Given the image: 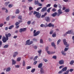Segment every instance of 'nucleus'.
Segmentation results:
<instances>
[{"mask_svg":"<svg viewBox=\"0 0 74 74\" xmlns=\"http://www.w3.org/2000/svg\"><path fill=\"white\" fill-rule=\"evenodd\" d=\"M67 67H65L64 68H63L62 70V71H66V70H67Z\"/></svg>","mask_w":74,"mask_h":74,"instance_id":"17","label":"nucleus"},{"mask_svg":"<svg viewBox=\"0 0 74 74\" xmlns=\"http://www.w3.org/2000/svg\"><path fill=\"white\" fill-rule=\"evenodd\" d=\"M18 37V36H14V37H13V38H17V37Z\"/></svg>","mask_w":74,"mask_h":74,"instance_id":"64","label":"nucleus"},{"mask_svg":"<svg viewBox=\"0 0 74 74\" xmlns=\"http://www.w3.org/2000/svg\"><path fill=\"white\" fill-rule=\"evenodd\" d=\"M30 39H29L27 40L26 42V44H25V45H31L32 44H33V41H32L30 42Z\"/></svg>","mask_w":74,"mask_h":74,"instance_id":"1","label":"nucleus"},{"mask_svg":"<svg viewBox=\"0 0 74 74\" xmlns=\"http://www.w3.org/2000/svg\"><path fill=\"white\" fill-rule=\"evenodd\" d=\"M40 27H47V25H45L43 24H41L40 25Z\"/></svg>","mask_w":74,"mask_h":74,"instance_id":"22","label":"nucleus"},{"mask_svg":"<svg viewBox=\"0 0 74 74\" xmlns=\"http://www.w3.org/2000/svg\"><path fill=\"white\" fill-rule=\"evenodd\" d=\"M19 10L18 9H17L16 11V14H19Z\"/></svg>","mask_w":74,"mask_h":74,"instance_id":"31","label":"nucleus"},{"mask_svg":"<svg viewBox=\"0 0 74 74\" xmlns=\"http://www.w3.org/2000/svg\"><path fill=\"white\" fill-rule=\"evenodd\" d=\"M8 46H9L8 45H6L3 47V48H7L8 47Z\"/></svg>","mask_w":74,"mask_h":74,"instance_id":"32","label":"nucleus"},{"mask_svg":"<svg viewBox=\"0 0 74 74\" xmlns=\"http://www.w3.org/2000/svg\"><path fill=\"white\" fill-rule=\"evenodd\" d=\"M35 70H36V69H33L32 70L31 72L32 73H34V71H35Z\"/></svg>","mask_w":74,"mask_h":74,"instance_id":"42","label":"nucleus"},{"mask_svg":"<svg viewBox=\"0 0 74 74\" xmlns=\"http://www.w3.org/2000/svg\"><path fill=\"white\" fill-rule=\"evenodd\" d=\"M8 7L9 8H11L13 6V4H9L8 5Z\"/></svg>","mask_w":74,"mask_h":74,"instance_id":"35","label":"nucleus"},{"mask_svg":"<svg viewBox=\"0 0 74 74\" xmlns=\"http://www.w3.org/2000/svg\"><path fill=\"white\" fill-rule=\"evenodd\" d=\"M51 45L52 46H53V47H54L55 48H56L55 47L56 46L55 45V43L54 42L51 43Z\"/></svg>","mask_w":74,"mask_h":74,"instance_id":"28","label":"nucleus"},{"mask_svg":"<svg viewBox=\"0 0 74 74\" xmlns=\"http://www.w3.org/2000/svg\"><path fill=\"white\" fill-rule=\"evenodd\" d=\"M27 25H30L31 24V21H29L27 22Z\"/></svg>","mask_w":74,"mask_h":74,"instance_id":"41","label":"nucleus"},{"mask_svg":"<svg viewBox=\"0 0 74 74\" xmlns=\"http://www.w3.org/2000/svg\"><path fill=\"white\" fill-rule=\"evenodd\" d=\"M21 60V57H19L17 58V60L18 62H19Z\"/></svg>","mask_w":74,"mask_h":74,"instance_id":"36","label":"nucleus"},{"mask_svg":"<svg viewBox=\"0 0 74 74\" xmlns=\"http://www.w3.org/2000/svg\"><path fill=\"white\" fill-rule=\"evenodd\" d=\"M18 53L17 52H15L13 56V57H14V58H15V57H16V55H18Z\"/></svg>","mask_w":74,"mask_h":74,"instance_id":"19","label":"nucleus"},{"mask_svg":"<svg viewBox=\"0 0 74 74\" xmlns=\"http://www.w3.org/2000/svg\"><path fill=\"white\" fill-rule=\"evenodd\" d=\"M18 19L20 20H22V16H19L18 17Z\"/></svg>","mask_w":74,"mask_h":74,"instance_id":"40","label":"nucleus"},{"mask_svg":"<svg viewBox=\"0 0 74 74\" xmlns=\"http://www.w3.org/2000/svg\"><path fill=\"white\" fill-rule=\"evenodd\" d=\"M11 70V68L10 67H9L7 68V69L6 70V71L8 72V71H10Z\"/></svg>","mask_w":74,"mask_h":74,"instance_id":"27","label":"nucleus"},{"mask_svg":"<svg viewBox=\"0 0 74 74\" xmlns=\"http://www.w3.org/2000/svg\"><path fill=\"white\" fill-rule=\"evenodd\" d=\"M14 26L13 25H12L10 26V27H9L8 29H9L10 30L11 29H12V27H14Z\"/></svg>","mask_w":74,"mask_h":74,"instance_id":"33","label":"nucleus"},{"mask_svg":"<svg viewBox=\"0 0 74 74\" xmlns=\"http://www.w3.org/2000/svg\"><path fill=\"white\" fill-rule=\"evenodd\" d=\"M56 36V33H53L52 35V36L53 37H55Z\"/></svg>","mask_w":74,"mask_h":74,"instance_id":"25","label":"nucleus"},{"mask_svg":"<svg viewBox=\"0 0 74 74\" xmlns=\"http://www.w3.org/2000/svg\"><path fill=\"white\" fill-rule=\"evenodd\" d=\"M3 25V23H1L0 24V27H1Z\"/></svg>","mask_w":74,"mask_h":74,"instance_id":"57","label":"nucleus"},{"mask_svg":"<svg viewBox=\"0 0 74 74\" xmlns=\"http://www.w3.org/2000/svg\"><path fill=\"white\" fill-rule=\"evenodd\" d=\"M26 28H24L23 29L21 28L19 30V32L20 33H22V32H25L26 31Z\"/></svg>","mask_w":74,"mask_h":74,"instance_id":"9","label":"nucleus"},{"mask_svg":"<svg viewBox=\"0 0 74 74\" xmlns=\"http://www.w3.org/2000/svg\"><path fill=\"white\" fill-rule=\"evenodd\" d=\"M63 73V71H59L58 72L59 74H61V73Z\"/></svg>","mask_w":74,"mask_h":74,"instance_id":"62","label":"nucleus"},{"mask_svg":"<svg viewBox=\"0 0 74 74\" xmlns=\"http://www.w3.org/2000/svg\"><path fill=\"white\" fill-rule=\"evenodd\" d=\"M9 18H10V17L9 16L6 19V21H8V20H9Z\"/></svg>","mask_w":74,"mask_h":74,"instance_id":"60","label":"nucleus"},{"mask_svg":"<svg viewBox=\"0 0 74 74\" xmlns=\"http://www.w3.org/2000/svg\"><path fill=\"white\" fill-rule=\"evenodd\" d=\"M37 13H38V12H37L36 11H34V12L33 14H34V15H35V14H37Z\"/></svg>","mask_w":74,"mask_h":74,"instance_id":"54","label":"nucleus"},{"mask_svg":"<svg viewBox=\"0 0 74 74\" xmlns=\"http://www.w3.org/2000/svg\"><path fill=\"white\" fill-rule=\"evenodd\" d=\"M47 53L49 54V55H51V54H53L55 53V52H50L49 51H47Z\"/></svg>","mask_w":74,"mask_h":74,"instance_id":"14","label":"nucleus"},{"mask_svg":"<svg viewBox=\"0 0 74 74\" xmlns=\"http://www.w3.org/2000/svg\"><path fill=\"white\" fill-rule=\"evenodd\" d=\"M18 25H19V22H17L15 23V25L16 26H18Z\"/></svg>","mask_w":74,"mask_h":74,"instance_id":"47","label":"nucleus"},{"mask_svg":"<svg viewBox=\"0 0 74 74\" xmlns=\"http://www.w3.org/2000/svg\"><path fill=\"white\" fill-rule=\"evenodd\" d=\"M47 10V7H45L42 8L41 10V12H44V11H45L46 10Z\"/></svg>","mask_w":74,"mask_h":74,"instance_id":"16","label":"nucleus"},{"mask_svg":"<svg viewBox=\"0 0 74 74\" xmlns=\"http://www.w3.org/2000/svg\"><path fill=\"white\" fill-rule=\"evenodd\" d=\"M74 63V61L73 60H72L71 61V62H70L69 63L70 64H71V65H73Z\"/></svg>","mask_w":74,"mask_h":74,"instance_id":"30","label":"nucleus"},{"mask_svg":"<svg viewBox=\"0 0 74 74\" xmlns=\"http://www.w3.org/2000/svg\"><path fill=\"white\" fill-rule=\"evenodd\" d=\"M70 11V10L69 9H66L64 11V12H69Z\"/></svg>","mask_w":74,"mask_h":74,"instance_id":"26","label":"nucleus"},{"mask_svg":"<svg viewBox=\"0 0 74 74\" xmlns=\"http://www.w3.org/2000/svg\"><path fill=\"white\" fill-rule=\"evenodd\" d=\"M57 14H58V13L56 12H55L54 13H53L52 14V16L53 17H55V16H56V15H57Z\"/></svg>","mask_w":74,"mask_h":74,"instance_id":"23","label":"nucleus"},{"mask_svg":"<svg viewBox=\"0 0 74 74\" xmlns=\"http://www.w3.org/2000/svg\"><path fill=\"white\" fill-rule=\"evenodd\" d=\"M64 60H60L59 61V64L62 65L64 64Z\"/></svg>","mask_w":74,"mask_h":74,"instance_id":"13","label":"nucleus"},{"mask_svg":"<svg viewBox=\"0 0 74 74\" xmlns=\"http://www.w3.org/2000/svg\"><path fill=\"white\" fill-rule=\"evenodd\" d=\"M71 30H70L68 31L66 33H65L64 34V36H66L67 34H71Z\"/></svg>","mask_w":74,"mask_h":74,"instance_id":"12","label":"nucleus"},{"mask_svg":"<svg viewBox=\"0 0 74 74\" xmlns=\"http://www.w3.org/2000/svg\"><path fill=\"white\" fill-rule=\"evenodd\" d=\"M12 65H13V64L15 65V64H16V61H15L13 59H12Z\"/></svg>","mask_w":74,"mask_h":74,"instance_id":"21","label":"nucleus"},{"mask_svg":"<svg viewBox=\"0 0 74 74\" xmlns=\"http://www.w3.org/2000/svg\"><path fill=\"white\" fill-rule=\"evenodd\" d=\"M57 58V57H56V56H54L52 58H53V59H56Z\"/></svg>","mask_w":74,"mask_h":74,"instance_id":"45","label":"nucleus"},{"mask_svg":"<svg viewBox=\"0 0 74 74\" xmlns=\"http://www.w3.org/2000/svg\"><path fill=\"white\" fill-rule=\"evenodd\" d=\"M46 51H48V49H49V47H46Z\"/></svg>","mask_w":74,"mask_h":74,"instance_id":"56","label":"nucleus"},{"mask_svg":"<svg viewBox=\"0 0 74 74\" xmlns=\"http://www.w3.org/2000/svg\"><path fill=\"white\" fill-rule=\"evenodd\" d=\"M63 42L64 45H66V48H68V47H69V44H67V42H66V40L65 39H63Z\"/></svg>","mask_w":74,"mask_h":74,"instance_id":"4","label":"nucleus"},{"mask_svg":"<svg viewBox=\"0 0 74 74\" xmlns=\"http://www.w3.org/2000/svg\"><path fill=\"white\" fill-rule=\"evenodd\" d=\"M51 8H50L47 10V12L48 13H49L50 12V10H51Z\"/></svg>","mask_w":74,"mask_h":74,"instance_id":"38","label":"nucleus"},{"mask_svg":"<svg viewBox=\"0 0 74 74\" xmlns=\"http://www.w3.org/2000/svg\"><path fill=\"white\" fill-rule=\"evenodd\" d=\"M52 10L53 12H55L56 11V9L55 8H53L52 9Z\"/></svg>","mask_w":74,"mask_h":74,"instance_id":"53","label":"nucleus"},{"mask_svg":"<svg viewBox=\"0 0 74 74\" xmlns=\"http://www.w3.org/2000/svg\"><path fill=\"white\" fill-rule=\"evenodd\" d=\"M42 52V51H41V50H39L38 51V52L39 53V55H41Z\"/></svg>","mask_w":74,"mask_h":74,"instance_id":"48","label":"nucleus"},{"mask_svg":"<svg viewBox=\"0 0 74 74\" xmlns=\"http://www.w3.org/2000/svg\"><path fill=\"white\" fill-rule=\"evenodd\" d=\"M7 40H7V38H6L5 36H3L2 39V41L3 42L5 43L6 42H7Z\"/></svg>","mask_w":74,"mask_h":74,"instance_id":"10","label":"nucleus"},{"mask_svg":"<svg viewBox=\"0 0 74 74\" xmlns=\"http://www.w3.org/2000/svg\"><path fill=\"white\" fill-rule=\"evenodd\" d=\"M47 14V13H45L44 15H42L41 16V18H44L46 16V15Z\"/></svg>","mask_w":74,"mask_h":74,"instance_id":"24","label":"nucleus"},{"mask_svg":"<svg viewBox=\"0 0 74 74\" xmlns=\"http://www.w3.org/2000/svg\"><path fill=\"white\" fill-rule=\"evenodd\" d=\"M35 16L38 18H40L41 17V14L39 13V12H38L36 14Z\"/></svg>","mask_w":74,"mask_h":74,"instance_id":"7","label":"nucleus"},{"mask_svg":"<svg viewBox=\"0 0 74 74\" xmlns=\"http://www.w3.org/2000/svg\"><path fill=\"white\" fill-rule=\"evenodd\" d=\"M69 71H70V72H72V71H73V69H70Z\"/></svg>","mask_w":74,"mask_h":74,"instance_id":"63","label":"nucleus"},{"mask_svg":"<svg viewBox=\"0 0 74 74\" xmlns=\"http://www.w3.org/2000/svg\"><path fill=\"white\" fill-rule=\"evenodd\" d=\"M58 14H57V16H59V15H60V14H62V13H63V12L62 11V10L61 9H59L58 11Z\"/></svg>","mask_w":74,"mask_h":74,"instance_id":"5","label":"nucleus"},{"mask_svg":"<svg viewBox=\"0 0 74 74\" xmlns=\"http://www.w3.org/2000/svg\"><path fill=\"white\" fill-rule=\"evenodd\" d=\"M40 42L41 44H43V40H42V39H41L40 40Z\"/></svg>","mask_w":74,"mask_h":74,"instance_id":"46","label":"nucleus"},{"mask_svg":"<svg viewBox=\"0 0 74 74\" xmlns=\"http://www.w3.org/2000/svg\"><path fill=\"white\" fill-rule=\"evenodd\" d=\"M37 61H35L34 62V64L35 65H36V64H37Z\"/></svg>","mask_w":74,"mask_h":74,"instance_id":"58","label":"nucleus"},{"mask_svg":"<svg viewBox=\"0 0 74 74\" xmlns=\"http://www.w3.org/2000/svg\"><path fill=\"white\" fill-rule=\"evenodd\" d=\"M53 30H52L50 32V34H52V33H53Z\"/></svg>","mask_w":74,"mask_h":74,"instance_id":"59","label":"nucleus"},{"mask_svg":"<svg viewBox=\"0 0 74 74\" xmlns=\"http://www.w3.org/2000/svg\"><path fill=\"white\" fill-rule=\"evenodd\" d=\"M61 53L63 55H64V56H65L66 55V53H65V51L62 50L61 51Z\"/></svg>","mask_w":74,"mask_h":74,"instance_id":"20","label":"nucleus"},{"mask_svg":"<svg viewBox=\"0 0 74 74\" xmlns=\"http://www.w3.org/2000/svg\"><path fill=\"white\" fill-rule=\"evenodd\" d=\"M42 67V63H41L38 64V68H41Z\"/></svg>","mask_w":74,"mask_h":74,"instance_id":"18","label":"nucleus"},{"mask_svg":"<svg viewBox=\"0 0 74 74\" xmlns=\"http://www.w3.org/2000/svg\"><path fill=\"white\" fill-rule=\"evenodd\" d=\"M32 67L30 66H28L26 67V69L27 70H28V69H30Z\"/></svg>","mask_w":74,"mask_h":74,"instance_id":"44","label":"nucleus"},{"mask_svg":"<svg viewBox=\"0 0 74 74\" xmlns=\"http://www.w3.org/2000/svg\"><path fill=\"white\" fill-rule=\"evenodd\" d=\"M58 8H59L60 9H61V8H62V6H61V5L60 4H59L58 5Z\"/></svg>","mask_w":74,"mask_h":74,"instance_id":"50","label":"nucleus"},{"mask_svg":"<svg viewBox=\"0 0 74 74\" xmlns=\"http://www.w3.org/2000/svg\"><path fill=\"white\" fill-rule=\"evenodd\" d=\"M61 40L60 39H59L57 41V45H59V43H60V42Z\"/></svg>","mask_w":74,"mask_h":74,"instance_id":"34","label":"nucleus"},{"mask_svg":"<svg viewBox=\"0 0 74 74\" xmlns=\"http://www.w3.org/2000/svg\"><path fill=\"white\" fill-rule=\"evenodd\" d=\"M54 8H57L58 7V5L56 4L54 5Z\"/></svg>","mask_w":74,"mask_h":74,"instance_id":"51","label":"nucleus"},{"mask_svg":"<svg viewBox=\"0 0 74 74\" xmlns=\"http://www.w3.org/2000/svg\"><path fill=\"white\" fill-rule=\"evenodd\" d=\"M15 67L16 68H19V65H15Z\"/></svg>","mask_w":74,"mask_h":74,"instance_id":"61","label":"nucleus"},{"mask_svg":"<svg viewBox=\"0 0 74 74\" xmlns=\"http://www.w3.org/2000/svg\"><path fill=\"white\" fill-rule=\"evenodd\" d=\"M8 4H10L9 1L5 2V6H7V5H8Z\"/></svg>","mask_w":74,"mask_h":74,"instance_id":"29","label":"nucleus"},{"mask_svg":"<svg viewBox=\"0 0 74 74\" xmlns=\"http://www.w3.org/2000/svg\"><path fill=\"white\" fill-rule=\"evenodd\" d=\"M36 30H34V37H35L36 36H38V35L40 33V32L39 31H38L36 32Z\"/></svg>","mask_w":74,"mask_h":74,"instance_id":"2","label":"nucleus"},{"mask_svg":"<svg viewBox=\"0 0 74 74\" xmlns=\"http://www.w3.org/2000/svg\"><path fill=\"white\" fill-rule=\"evenodd\" d=\"M51 4H49L47 5L46 7H50V6H51Z\"/></svg>","mask_w":74,"mask_h":74,"instance_id":"43","label":"nucleus"},{"mask_svg":"<svg viewBox=\"0 0 74 74\" xmlns=\"http://www.w3.org/2000/svg\"><path fill=\"white\" fill-rule=\"evenodd\" d=\"M43 60L45 62H47V61H48V60H47V59H45V58H44L43 59Z\"/></svg>","mask_w":74,"mask_h":74,"instance_id":"52","label":"nucleus"},{"mask_svg":"<svg viewBox=\"0 0 74 74\" xmlns=\"http://www.w3.org/2000/svg\"><path fill=\"white\" fill-rule=\"evenodd\" d=\"M42 8V7H39L38 8L36 9L37 11H39V10H40V9H41V8Z\"/></svg>","mask_w":74,"mask_h":74,"instance_id":"37","label":"nucleus"},{"mask_svg":"<svg viewBox=\"0 0 74 74\" xmlns=\"http://www.w3.org/2000/svg\"><path fill=\"white\" fill-rule=\"evenodd\" d=\"M68 49H69V48H65L64 50V51H68Z\"/></svg>","mask_w":74,"mask_h":74,"instance_id":"55","label":"nucleus"},{"mask_svg":"<svg viewBox=\"0 0 74 74\" xmlns=\"http://www.w3.org/2000/svg\"><path fill=\"white\" fill-rule=\"evenodd\" d=\"M5 36L6 38H7V40H8V37H10L11 36V34L10 33H8V34H6Z\"/></svg>","mask_w":74,"mask_h":74,"instance_id":"8","label":"nucleus"},{"mask_svg":"<svg viewBox=\"0 0 74 74\" xmlns=\"http://www.w3.org/2000/svg\"><path fill=\"white\" fill-rule=\"evenodd\" d=\"M34 3L35 5H38L39 6H42V4L40 3H39L38 1H35L34 2Z\"/></svg>","mask_w":74,"mask_h":74,"instance_id":"3","label":"nucleus"},{"mask_svg":"<svg viewBox=\"0 0 74 74\" xmlns=\"http://www.w3.org/2000/svg\"><path fill=\"white\" fill-rule=\"evenodd\" d=\"M29 11H31V10H33V8L32 7H29Z\"/></svg>","mask_w":74,"mask_h":74,"instance_id":"49","label":"nucleus"},{"mask_svg":"<svg viewBox=\"0 0 74 74\" xmlns=\"http://www.w3.org/2000/svg\"><path fill=\"white\" fill-rule=\"evenodd\" d=\"M45 20L47 22H50V21L51 19H50V18L49 16H47L45 17Z\"/></svg>","mask_w":74,"mask_h":74,"instance_id":"6","label":"nucleus"},{"mask_svg":"<svg viewBox=\"0 0 74 74\" xmlns=\"http://www.w3.org/2000/svg\"><path fill=\"white\" fill-rule=\"evenodd\" d=\"M23 66H25V61L24 60H23Z\"/></svg>","mask_w":74,"mask_h":74,"instance_id":"39","label":"nucleus"},{"mask_svg":"<svg viewBox=\"0 0 74 74\" xmlns=\"http://www.w3.org/2000/svg\"><path fill=\"white\" fill-rule=\"evenodd\" d=\"M47 27H54V25L53 24H52L51 23H49L48 25H46Z\"/></svg>","mask_w":74,"mask_h":74,"instance_id":"11","label":"nucleus"},{"mask_svg":"<svg viewBox=\"0 0 74 74\" xmlns=\"http://www.w3.org/2000/svg\"><path fill=\"white\" fill-rule=\"evenodd\" d=\"M40 72L41 74H44V70L43 69V68H40Z\"/></svg>","mask_w":74,"mask_h":74,"instance_id":"15","label":"nucleus"}]
</instances>
